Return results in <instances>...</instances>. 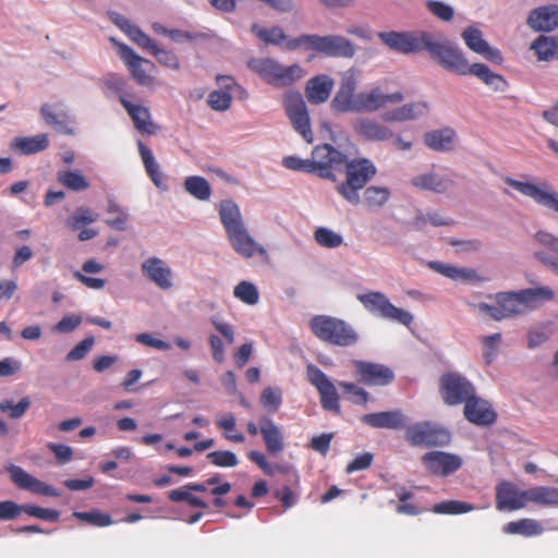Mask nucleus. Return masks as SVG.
I'll list each match as a JSON object with an SVG mask.
<instances>
[{
	"label": "nucleus",
	"mask_w": 558,
	"mask_h": 558,
	"mask_svg": "<svg viewBox=\"0 0 558 558\" xmlns=\"http://www.w3.org/2000/svg\"><path fill=\"white\" fill-rule=\"evenodd\" d=\"M555 296L549 287H535L519 291L498 292L490 296L501 305L505 319L519 315H525L543 303L551 301Z\"/></svg>",
	"instance_id": "nucleus-3"
},
{
	"label": "nucleus",
	"mask_w": 558,
	"mask_h": 558,
	"mask_svg": "<svg viewBox=\"0 0 558 558\" xmlns=\"http://www.w3.org/2000/svg\"><path fill=\"white\" fill-rule=\"evenodd\" d=\"M424 50L448 72L465 76L472 70L463 50L450 40H436L433 34L424 35Z\"/></svg>",
	"instance_id": "nucleus-5"
},
{
	"label": "nucleus",
	"mask_w": 558,
	"mask_h": 558,
	"mask_svg": "<svg viewBox=\"0 0 558 558\" xmlns=\"http://www.w3.org/2000/svg\"><path fill=\"white\" fill-rule=\"evenodd\" d=\"M282 165L290 170L315 173L312 158L302 159L296 156H288L283 158Z\"/></svg>",
	"instance_id": "nucleus-61"
},
{
	"label": "nucleus",
	"mask_w": 558,
	"mask_h": 558,
	"mask_svg": "<svg viewBox=\"0 0 558 558\" xmlns=\"http://www.w3.org/2000/svg\"><path fill=\"white\" fill-rule=\"evenodd\" d=\"M251 31L257 38L263 40L265 44H271L277 46L284 44V47L287 48V43L290 40L287 39L283 29L279 26L266 28L258 24H253Z\"/></svg>",
	"instance_id": "nucleus-45"
},
{
	"label": "nucleus",
	"mask_w": 558,
	"mask_h": 558,
	"mask_svg": "<svg viewBox=\"0 0 558 558\" xmlns=\"http://www.w3.org/2000/svg\"><path fill=\"white\" fill-rule=\"evenodd\" d=\"M530 502L529 489H519L510 482H502L496 488V507L500 511H514Z\"/></svg>",
	"instance_id": "nucleus-21"
},
{
	"label": "nucleus",
	"mask_w": 558,
	"mask_h": 558,
	"mask_svg": "<svg viewBox=\"0 0 558 558\" xmlns=\"http://www.w3.org/2000/svg\"><path fill=\"white\" fill-rule=\"evenodd\" d=\"M429 105L426 101L409 102L403 105V111L408 121L416 120L427 114Z\"/></svg>",
	"instance_id": "nucleus-64"
},
{
	"label": "nucleus",
	"mask_w": 558,
	"mask_h": 558,
	"mask_svg": "<svg viewBox=\"0 0 558 558\" xmlns=\"http://www.w3.org/2000/svg\"><path fill=\"white\" fill-rule=\"evenodd\" d=\"M283 106L293 129L306 141L313 142L311 120L305 101L300 93H288L283 98Z\"/></svg>",
	"instance_id": "nucleus-16"
},
{
	"label": "nucleus",
	"mask_w": 558,
	"mask_h": 558,
	"mask_svg": "<svg viewBox=\"0 0 558 558\" xmlns=\"http://www.w3.org/2000/svg\"><path fill=\"white\" fill-rule=\"evenodd\" d=\"M390 197V191L388 187L371 185L365 189L363 193V202L369 208L383 207Z\"/></svg>",
	"instance_id": "nucleus-48"
},
{
	"label": "nucleus",
	"mask_w": 558,
	"mask_h": 558,
	"mask_svg": "<svg viewBox=\"0 0 558 558\" xmlns=\"http://www.w3.org/2000/svg\"><path fill=\"white\" fill-rule=\"evenodd\" d=\"M287 49L305 51H315L319 54L332 58H353L356 48L348 38L340 35L320 36L317 34H304L296 38H291L287 43Z\"/></svg>",
	"instance_id": "nucleus-4"
},
{
	"label": "nucleus",
	"mask_w": 558,
	"mask_h": 558,
	"mask_svg": "<svg viewBox=\"0 0 558 558\" xmlns=\"http://www.w3.org/2000/svg\"><path fill=\"white\" fill-rule=\"evenodd\" d=\"M461 37L465 46L473 52L484 57L486 60L500 63L502 56L499 49L492 47L483 37V32L474 26L463 29Z\"/></svg>",
	"instance_id": "nucleus-23"
},
{
	"label": "nucleus",
	"mask_w": 558,
	"mask_h": 558,
	"mask_svg": "<svg viewBox=\"0 0 558 558\" xmlns=\"http://www.w3.org/2000/svg\"><path fill=\"white\" fill-rule=\"evenodd\" d=\"M356 373L360 381L368 386H386L395 379L393 372L386 365L355 361Z\"/></svg>",
	"instance_id": "nucleus-24"
},
{
	"label": "nucleus",
	"mask_w": 558,
	"mask_h": 558,
	"mask_svg": "<svg viewBox=\"0 0 558 558\" xmlns=\"http://www.w3.org/2000/svg\"><path fill=\"white\" fill-rule=\"evenodd\" d=\"M138 153L144 163L145 170L154 182V184L161 191H167L168 185L160 170L159 163L156 161L153 151L149 147L144 145L141 141L137 142Z\"/></svg>",
	"instance_id": "nucleus-34"
},
{
	"label": "nucleus",
	"mask_w": 558,
	"mask_h": 558,
	"mask_svg": "<svg viewBox=\"0 0 558 558\" xmlns=\"http://www.w3.org/2000/svg\"><path fill=\"white\" fill-rule=\"evenodd\" d=\"M60 183H62L64 186L73 190V191H81L87 187V182L83 175H81L77 172L73 171H65L59 173L58 177Z\"/></svg>",
	"instance_id": "nucleus-60"
},
{
	"label": "nucleus",
	"mask_w": 558,
	"mask_h": 558,
	"mask_svg": "<svg viewBox=\"0 0 558 558\" xmlns=\"http://www.w3.org/2000/svg\"><path fill=\"white\" fill-rule=\"evenodd\" d=\"M233 295L246 305L253 306L259 302V291L251 281L243 280L239 282L233 289Z\"/></svg>",
	"instance_id": "nucleus-50"
},
{
	"label": "nucleus",
	"mask_w": 558,
	"mask_h": 558,
	"mask_svg": "<svg viewBox=\"0 0 558 558\" xmlns=\"http://www.w3.org/2000/svg\"><path fill=\"white\" fill-rule=\"evenodd\" d=\"M465 418L475 425H492L496 421V412L490 403L473 393L464 404Z\"/></svg>",
	"instance_id": "nucleus-26"
},
{
	"label": "nucleus",
	"mask_w": 558,
	"mask_h": 558,
	"mask_svg": "<svg viewBox=\"0 0 558 558\" xmlns=\"http://www.w3.org/2000/svg\"><path fill=\"white\" fill-rule=\"evenodd\" d=\"M345 168V181L340 182L336 190L351 205H359L361 202L360 191L375 177L377 169L373 161L367 158L349 160L343 165Z\"/></svg>",
	"instance_id": "nucleus-6"
},
{
	"label": "nucleus",
	"mask_w": 558,
	"mask_h": 558,
	"mask_svg": "<svg viewBox=\"0 0 558 558\" xmlns=\"http://www.w3.org/2000/svg\"><path fill=\"white\" fill-rule=\"evenodd\" d=\"M357 300L366 311L375 316L399 323L407 327H410L413 323V315L409 311L395 306L383 292L371 291L359 294Z\"/></svg>",
	"instance_id": "nucleus-11"
},
{
	"label": "nucleus",
	"mask_w": 558,
	"mask_h": 558,
	"mask_svg": "<svg viewBox=\"0 0 558 558\" xmlns=\"http://www.w3.org/2000/svg\"><path fill=\"white\" fill-rule=\"evenodd\" d=\"M232 96L227 90H213L207 98L208 106L215 111H226L230 108Z\"/></svg>",
	"instance_id": "nucleus-59"
},
{
	"label": "nucleus",
	"mask_w": 558,
	"mask_h": 558,
	"mask_svg": "<svg viewBox=\"0 0 558 558\" xmlns=\"http://www.w3.org/2000/svg\"><path fill=\"white\" fill-rule=\"evenodd\" d=\"M315 241L323 247L336 248L343 243V238L340 233L327 227H319L314 232Z\"/></svg>",
	"instance_id": "nucleus-52"
},
{
	"label": "nucleus",
	"mask_w": 558,
	"mask_h": 558,
	"mask_svg": "<svg viewBox=\"0 0 558 558\" xmlns=\"http://www.w3.org/2000/svg\"><path fill=\"white\" fill-rule=\"evenodd\" d=\"M312 332L322 341L338 345L351 347L359 341V333L343 319L316 315L310 322Z\"/></svg>",
	"instance_id": "nucleus-7"
},
{
	"label": "nucleus",
	"mask_w": 558,
	"mask_h": 558,
	"mask_svg": "<svg viewBox=\"0 0 558 558\" xmlns=\"http://www.w3.org/2000/svg\"><path fill=\"white\" fill-rule=\"evenodd\" d=\"M478 341L482 344V354L486 365H490L497 357L502 342V335L499 332L481 336Z\"/></svg>",
	"instance_id": "nucleus-46"
},
{
	"label": "nucleus",
	"mask_w": 558,
	"mask_h": 558,
	"mask_svg": "<svg viewBox=\"0 0 558 558\" xmlns=\"http://www.w3.org/2000/svg\"><path fill=\"white\" fill-rule=\"evenodd\" d=\"M439 387L445 403L449 405L465 404L475 393L473 384L465 376L454 372L444 374Z\"/></svg>",
	"instance_id": "nucleus-13"
},
{
	"label": "nucleus",
	"mask_w": 558,
	"mask_h": 558,
	"mask_svg": "<svg viewBox=\"0 0 558 558\" xmlns=\"http://www.w3.org/2000/svg\"><path fill=\"white\" fill-rule=\"evenodd\" d=\"M248 68L274 86H289L305 75V71L299 64L284 66L270 58L252 59Z\"/></svg>",
	"instance_id": "nucleus-8"
},
{
	"label": "nucleus",
	"mask_w": 558,
	"mask_h": 558,
	"mask_svg": "<svg viewBox=\"0 0 558 558\" xmlns=\"http://www.w3.org/2000/svg\"><path fill=\"white\" fill-rule=\"evenodd\" d=\"M530 502L544 507H558V487L535 486L529 489Z\"/></svg>",
	"instance_id": "nucleus-43"
},
{
	"label": "nucleus",
	"mask_w": 558,
	"mask_h": 558,
	"mask_svg": "<svg viewBox=\"0 0 558 558\" xmlns=\"http://www.w3.org/2000/svg\"><path fill=\"white\" fill-rule=\"evenodd\" d=\"M110 41L117 47L120 59L124 62L132 77L138 85L149 90H155L162 85L161 82L151 74L155 70V64L151 61L142 58L131 47L117 41L113 37L110 38Z\"/></svg>",
	"instance_id": "nucleus-9"
},
{
	"label": "nucleus",
	"mask_w": 558,
	"mask_h": 558,
	"mask_svg": "<svg viewBox=\"0 0 558 558\" xmlns=\"http://www.w3.org/2000/svg\"><path fill=\"white\" fill-rule=\"evenodd\" d=\"M425 7L428 12L442 22H450L454 16V9L440 0H427Z\"/></svg>",
	"instance_id": "nucleus-54"
},
{
	"label": "nucleus",
	"mask_w": 558,
	"mask_h": 558,
	"mask_svg": "<svg viewBox=\"0 0 558 558\" xmlns=\"http://www.w3.org/2000/svg\"><path fill=\"white\" fill-rule=\"evenodd\" d=\"M40 116L48 125L52 126L59 133L66 135L75 134V118L70 112H57L52 105L44 104L40 107Z\"/></svg>",
	"instance_id": "nucleus-29"
},
{
	"label": "nucleus",
	"mask_w": 558,
	"mask_h": 558,
	"mask_svg": "<svg viewBox=\"0 0 558 558\" xmlns=\"http://www.w3.org/2000/svg\"><path fill=\"white\" fill-rule=\"evenodd\" d=\"M310 383L318 390L320 404L324 410L339 414V395L335 384L330 378L315 365H308L306 368Z\"/></svg>",
	"instance_id": "nucleus-17"
},
{
	"label": "nucleus",
	"mask_w": 558,
	"mask_h": 558,
	"mask_svg": "<svg viewBox=\"0 0 558 558\" xmlns=\"http://www.w3.org/2000/svg\"><path fill=\"white\" fill-rule=\"evenodd\" d=\"M428 32L413 34L409 32H380L378 38L391 50L401 53H412L424 49L423 37L429 35Z\"/></svg>",
	"instance_id": "nucleus-18"
},
{
	"label": "nucleus",
	"mask_w": 558,
	"mask_h": 558,
	"mask_svg": "<svg viewBox=\"0 0 558 558\" xmlns=\"http://www.w3.org/2000/svg\"><path fill=\"white\" fill-rule=\"evenodd\" d=\"M109 17L137 46L149 43L148 35L125 16L117 12H111L109 13Z\"/></svg>",
	"instance_id": "nucleus-39"
},
{
	"label": "nucleus",
	"mask_w": 558,
	"mask_h": 558,
	"mask_svg": "<svg viewBox=\"0 0 558 558\" xmlns=\"http://www.w3.org/2000/svg\"><path fill=\"white\" fill-rule=\"evenodd\" d=\"M422 462L435 475L448 476L462 466V458L445 451H429L423 454Z\"/></svg>",
	"instance_id": "nucleus-20"
},
{
	"label": "nucleus",
	"mask_w": 558,
	"mask_h": 558,
	"mask_svg": "<svg viewBox=\"0 0 558 558\" xmlns=\"http://www.w3.org/2000/svg\"><path fill=\"white\" fill-rule=\"evenodd\" d=\"M526 24L535 32H551L558 27V5L547 4L532 10Z\"/></svg>",
	"instance_id": "nucleus-28"
},
{
	"label": "nucleus",
	"mask_w": 558,
	"mask_h": 558,
	"mask_svg": "<svg viewBox=\"0 0 558 558\" xmlns=\"http://www.w3.org/2000/svg\"><path fill=\"white\" fill-rule=\"evenodd\" d=\"M469 75L477 77L494 92L504 93L509 86L508 82L502 75L493 72L486 64L483 63H473Z\"/></svg>",
	"instance_id": "nucleus-36"
},
{
	"label": "nucleus",
	"mask_w": 558,
	"mask_h": 558,
	"mask_svg": "<svg viewBox=\"0 0 558 558\" xmlns=\"http://www.w3.org/2000/svg\"><path fill=\"white\" fill-rule=\"evenodd\" d=\"M339 387H341L344 392L351 395V400L357 404H366L368 401V393L363 388L359 387L352 383L339 381Z\"/></svg>",
	"instance_id": "nucleus-62"
},
{
	"label": "nucleus",
	"mask_w": 558,
	"mask_h": 558,
	"mask_svg": "<svg viewBox=\"0 0 558 558\" xmlns=\"http://www.w3.org/2000/svg\"><path fill=\"white\" fill-rule=\"evenodd\" d=\"M49 146L47 134H37L34 136H17L10 144L11 149L17 150L24 155L37 154Z\"/></svg>",
	"instance_id": "nucleus-37"
},
{
	"label": "nucleus",
	"mask_w": 558,
	"mask_h": 558,
	"mask_svg": "<svg viewBox=\"0 0 558 558\" xmlns=\"http://www.w3.org/2000/svg\"><path fill=\"white\" fill-rule=\"evenodd\" d=\"M352 125L354 132L365 141L387 142L393 137V131L389 126L372 118L360 117Z\"/></svg>",
	"instance_id": "nucleus-25"
},
{
	"label": "nucleus",
	"mask_w": 558,
	"mask_h": 558,
	"mask_svg": "<svg viewBox=\"0 0 558 558\" xmlns=\"http://www.w3.org/2000/svg\"><path fill=\"white\" fill-rule=\"evenodd\" d=\"M218 213L228 241L236 254L244 258H252L255 255H267L265 247L250 234L241 210L233 201H222L219 204Z\"/></svg>",
	"instance_id": "nucleus-2"
},
{
	"label": "nucleus",
	"mask_w": 558,
	"mask_h": 558,
	"mask_svg": "<svg viewBox=\"0 0 558 558\" xmlns=\"http://www.w3.org/2000/svg\"><path fill=\"white\" fill-rule=\"evenodd\" d=\"M142 276L161 291H170L175 286V275L168 262L158 256H148L141 263Z\"/></svg>",
	"instance_id": "nucleus-15"
},
{
	"label": "nucleus",
	"mask_w": 558,
	"mask_h": 558,
	"mask_svg": "<svg viewBox=\"0 0 558 558\" xmlns=\"http://www.w3.org/2000/svg\"><path fill=\"white\" fill-rule=\"evenodd\" d=\"M5 470L13 484L20 489L28 490L40 496H60V493L54 487L36 478L19 465L10 464Z\"/></svg>",
	"instance_id": "nucleus-19"
},
{
	"label": "nucleus",
	"mask_w": 558,
	"mask_h": 558,
	"mask_svg": "<svg viewBox=\"0 0 558 558\" xmlns=\"http://www.w3.org/2000/svg\"><path fill=\"white\" fill-rule=\"evenodd\" d=\"M429 268L454 281H472L477 279V272L473 268L459 267L441 262H430Z\"/></svg>",
	"instance_id": "nucleus-38"
},
{
	"label": "nucleus",
	"mask_w": 558,
	"mask_h": 558,
	"mask_svg": "<svg viewBox=\"0 0 558 558\" xmlns=\"http://www.w3.org/2000/svg\"><path fill=\"white\" fill-rule=\"evenodd\" d=\"M347 155L333 148L330 144L316 146L312 151V162L315 173L323 179L336 181L333 171H339L347 162Z\"/></svg>",
	"instance_id": "nucleus-14"
},
{
	"label": "nucleus",
	"mask_w": 558,
	"mask_h": 558,
	"mask_svg": "<svg viewBox=\"0 0 558 558\" xmlns=\"http://www.w3.org/2000/svg\"><path fill=\"white\" fill-rule=\"evenodd\" d=\"M502 531L506 534H519L526 537L541 535L544 532L542 524L534 519H520L511 521L504 525Z\"/></svg>",
	"instance_id": "nucleus-40"
},
{
	"label": "nucleus",
	"mask_w": 558,
	"mask_h": 558,
	"mask_svg": "<svg viewBox=\"0 0 558 558\" xmlns=\"http://www.w3.org/2000/svg\"><path fill=\"white\" fill-rule=\"evenodd\" d=\"M185 191L201 202H207L211 196V186L207 179L201 175H190L184 180Z\"/></svg>",
	"instance_id": "nucleus-41"
},
{
	"label": "nucleus",
	"mask_w": 558,
	"mask_h": 558,
	"mask_svg": "<svg viewBox=\"0 0 558 558\" xmlns=\"http://www.w3.org/2000/svg\"><path fill=\"white\" fill-rule=\"evenodd\" d=\"M259 427L267 452L271 456L281 453L286 448L281 427L266 415L259 417Z\"/></svg>",
	"instance_id": "nucleus-27"
},
{
	"label": "nucleus",
	"mask_w": 558,
	"mask_h": 558,
	"mask_svg": "<svg viewBox=\"0 0 558 558\" xmlns=\"http://www.w3.org/2000/svg\"><path fill=\"white\" fill-rule=\"evenodd\" d=\"M31 517L38 518L47 521H57L60 513L52 509L40 508L33 505H24V511Z\"/></svg>",
	"instance_id": "nucleus-63"
},
{
	"label": "nucleus",
	"mask_w": 558,
	"mask_h": 558,
	"mask_svg": "<svg viewBox=\"0 0 558 558\" xmlns=\"http://www.w3.org/2000/svg\"><path fill=\"white\" fill-rule=\"evenodd\" d=\"M411 184L422 191L445 193L453 185L450 173L433 167L426 172L418 173L411 179Z\"/></svg>",
	"instance_id": "nucleus-22"
},
{
	"label": "nucleus",
	"mask_w": 558,
	"mask_h": 558,
	"mask_svg": "<svg viewBox=\"0 0 558 558\" xmlns=\"http://www.w3.org/2000/svg\"><path fill=\"white\" fill-rule=\"evenodd\" d=\"M333 88V80L328 75H318L311 78L306 84V97L312 104L325 102Z\"/></svg>",
	"instance_id": "nucleus-32"
},
{
	"label": "nucleus",
	"mask_w": 558,
	"mask_h": 558,
	"mask_svg": "<svg viewBox=\"0 0 558 558\" xmlns=\"http://www.w3.org/2000/svg\"><path fill=\"white\" fill-rule=\"evenodd\" d=\"M95 220L96 215L92 210L78 208L71 217L68 218L66 225L72 230H80Z\"/></svg>",
	"instance_id": "nucleus-58"
},
{
	"label": "nucleus",
	"mask_w": 558,
	"mask_h": 558,
	"mask_svg": "<svg viewBox=\"0 0 558 558\" xmlns=\"http://www.w3.org/2000/svg\"><path fill=\"white\" fill-rule=\"evenodd\" d=\"M191 492L192 489L187 488V485H185L181 488L171 490L169 493V499L174 502L185 501L192 507L206 509L208 507L207 504Z\"/></svg>",
	"instance_id": "nucleus-53"
},
{
	"label": "nucleus",
	"mask_w": 558,
	"mask_h": 558,
	"mask_svg": "<svg viewBox=\"0 0 558 558\" xmlns=\"http://www.w3.org/2000/svg\"><path fill=\"white\" fill-rule=\"evenodd\" d=\"M360 83V71L351 68L342 73L339 88L331 100V108L337 112H375L388 104L402 102L400 92L385 93L380 86L355 93Z\"/></svg>",
	"instance_id": "nucleus-1"
},
{
	"label": "nucleus",
	"mask_w": 558,
	"mask_h": 558,
	"mask_svg": "<svg viewBox=\"0 0 558 558\" xmlns=\"http://www.w3.org/2000/svg\"><path fill=\"white\" fill-rule=\"evenodd\" d=\"M148 41L149 43L147 44H141L138 47L147 50L160 64L173 70H178L180 68L179 58L172 51L159 48L149 36Z\"/></svg>",
	"instance_id": "nucleus-44"
},
{
	"label": "nucleus",
	"mask_w": 558,
	"mask_h": 558,
	"mask_svg": "<svg viewBox=\"0 0 558 558\" xmlns=\"http://www.w3.org/2000/svg\"><path fill=\"white\" fill-rule=\"evenodd\" d=\"M120 102L131 117L137 131L148 135L156 133L157 128L151 121V116L147 107L132 102L125 96L120 97Z\"/></svg>",
	"instance_id": "nucleus-30"
},
{
	"label": "nucleus",
	"mask_w": 558,
	"mask_h": 558,
	"mask_svg": "<svg viewBox=\"0 0 558 558\" xmlns=\"http://www.w3.org/2000/svg\"><path fill=\"white\" fill-rule=\"evenodd\" d=\"M469 306L477 314L488 316L489 318L500 322L505 319L501 305L498 303L489 304L486 302L471 303Z\"/></svg>",
	"instance_id": "nucleus-57"
},
{
	"label": "nucleus",
	"mask_w": 558,
	"mask_h": 558,
	"mask_svg": "<svg viewBox=\"0 0 558 558\" xmlns=\"http://www.w3.org/2000/svg\"><path fill=\"white\" fill-rule=\"evenodd\" d=\"M29 407L31 399L28 397L22 398L17 403H14L11 399H3L0 402V411L12 420H19L23 417Z\"/></svg>",
	"instance_id": "nucleus-51"
},
{
	"label": "nucleus",
	"mask_w": 558,
	"mask_h": 558,
	"mask_svg": "<svg viewBox=\"0 0 558 558\" xmlns=\"http://www.w3.org/2000/svg\"><path fill=\"white\" fill-rule=\"evenodd\" d=\"M207 459L219 468H233L239 464L236 454L228 450L211 451L207 454Z\"/></svg>",
	"instance_id": "nucleus-56"
},
{
	"label": "nucleus",
	"mask_w": 558,
	"mask_h": 558,
	"mask_svg": "<svg viewBox=\"0 0 558 558\" xmlns=\"http://www.w3.org/2000/svg\"><path fill=\"white\" fill-rule=\"evenodd\" d=\"M107 228L117 232H125L131 228L128 209L112 199H107Z\"/></svg>",
	"instance_id": "nucleus-35"
},
{
	"label": "nucleus",
	"mask_w": 558,
	"mask_h": 558,
	"mask_svg": "<svg viewBox=\"0 0 558 558\" xmlns=\"http://www.w3.org/2000/svg\"><path fill=\"white\" fill-rule=\"evenodd\" d=\"M531 49L535 51L538 60L558 59V38L542 35L533 41Z\"/></svg>",
	"instance_id": "nucleus-42"
},
{
	"label": "nucleus",
	"mask_w": 558,
	"mask_h": 558,
	"mask_svg": "<svg viewBox=\"0 0 558 558\" xmlns=\"http://www.w3.org/2000/svg\"><path fill=\"white\" fill-rule=\"evenodd\" d=\"M361 421L374 428L400 429L405 426L407 418L399 410L365 414Z\"/></svg>",
	"instance_id": "nucleus-31"
},
{
	"label": "nucleus",
	"mask_w": 558,
	"mask_h": 558,
	"mask_svg": "<svg viewBox=\"0 0 558 558\" xmlns=\"http://www.w3.org/2000/svg\"><path fill=\"white\" fill-rule=\"evenodd\" d=\"M216 425L223 430V436L226 439L242 444L245 441V437L242 433L235 432L236 420L234 414L232 413H223L217 416Z\"/></svg>",
	"instance_id": "nucleus-47"
},
{
	"label": "nucleus",
	"mask_w": 558,
	"mask_h": 558,
	"mask_svg": "<svg viewBox=\"0 0 558 558\" xmlns=\"http://www.w3.org/2000/svg\"><path fill=\"white\" fill-rule=\"evenodd\" d=\"M505 182L537 205L558 214V192L547 181H520L507 177Z\"/></svg>",
	"instance_id": "nucleus-12"
},
{
	"label": "nucleus",
	"mask_w": 558,
	"mask_h": 558,
	"mask_svg": "<svg viewBox=\"0 0 558 558\" xmlns=\"http://www.w3.org/2000/svg\"><path fill=\"white\" fill-rule=\"evenodd\" d=\"M488 506L481 507V509L487 508ZM475 509H480V507H475L472 504L459 501V500H446L439 504H436L433 507V512L438 514H461L473 511Z\"/></svg>",
	"instance_id": "nucleus-49"
},
{
	"label": "nucleus",
	"mask_w": 558,
	"mask_h": 558,
	"mask_svg": "<svg viewBox=\"0 0 558 558\" xmlns=\"http://www.w3.org/2000/svg\"><path fill=\"white\" fill-rule=\"evenodd\" d=\"M260 403L271 412H277L282 403V392L278 387H266L260 395Z\"/></svg>",
	"instance_id": "nucleus-55"
},
{
	"label": "nucleus",
	"mask_w": 558,
	"mask_h": 558,
	"mask_svg": "<svg viewBox=\"0 0 558 558\" xmlns=\"http://www.w3.org/2000/svg\"><path fill=\"white\" fill-rule=\"evenodd\" d=\"M404 437L414 447H441L451 441L450 432L433 421H421L409 425Z\"/></svg>",
	"instance_id": "nucleus-10"
},
{
	"label": "nucleus",
	"mask_w": 558,
	"mask_h": 558,
	"mask_svg": "<svg viewBox=\"0 0 558 558\" xmlns=\"http://www.w3.org/2000/svg\"><path fill=\"white\" fill-rule=\"evenodd\" d=\"M457 134L451 128H442L427 132L424 135V144L435 151H448L454 146Z\"/></svg>",
	"instance_id": "nucleus-33"
}]
</instances>
